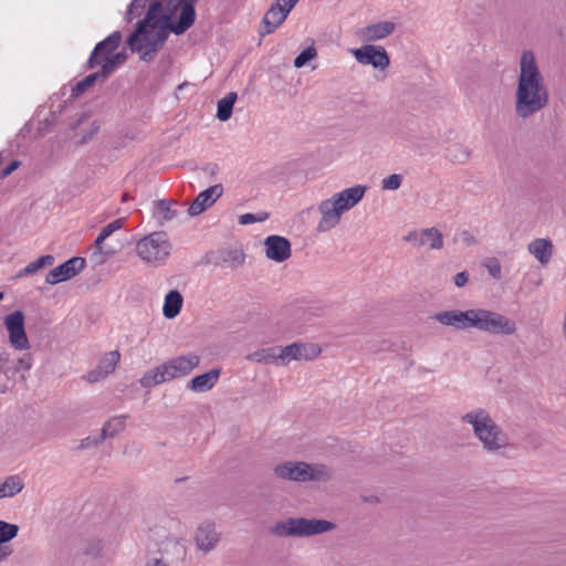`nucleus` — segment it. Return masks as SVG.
Wrapping results in <instances>:
<instances>
[{"instance_id": "1", "label": "nucleus", "mask_w": 566, "mask_h": 566, "mask_svg": "<svg viewBox=\"0 0 566 566\" xmlns=\"http://www.w3.org/2000/svg\"><path fill=\"white\" fill-rule=\"evenodd\" d=\"M549 104V91L535 53L525 49L518 59V73L514 93V111L520 119H528Z\"/></svg>"}, {"instance_id": "2", "label": "nucleus", "mask_w": 566, "mask_h": 566, "mask_svg": "<svg viewBox=\"0 0 566 566\" xmlns=\"http://www.w3.org/2000/svg\"><path fill=\"white\" fill-rule=\"evenodd\" d=\"M179 11L168 4V12L158 14V3H150L146 15L137 23L127 43L132 51H137L142 60L149 61L151 55L166 41L169 32L178 21Z\"/></svg>"}, {"instance_id": "3", "label": "nucleus", "mask_w": 566, "mask_h": 566, "mask_svg": "<svg viewBox=\"0 0 566 566\" xmlns=\"http://www.w3.org/2000/svg\"><path fill=\"white\" fill-rule=\"evenodd\" d=\"M461 421L471 427L474 438L486 453L504 455L513 448L509 434L485 408L469 410L461 417Z\"/></svg>"}, {"instance_id": "4", "label": "nucleus", "mask_w": 566, "mask_h": 566, "mask_svg": "<svg viewBox=\"0 0 566 566\" xmlns=\"http://www.w3.org/2000/svg\"><path fill=\"white\" fill-rule=\"evenodd\" d=\"M366 190V186L356 185L335 192L331 197L319 201L317 211L321 217L316 226V231L326 233L336 228L340 223L343 214L361 201Z\"/></svg>"}, {"instance_id": "5", "label": "nucleus", "mask_w": 566, "mask_h": 566, "mask_svg": "<svg viewBox=\"0 0 566 566\" xmlns=\"http://www.w3.org/2000/svg\"><path fill=\"white\" fill-rule=\"evenodd\" d=\"M335 523L323 518L287 517L270 526V533L277 537H312L332 532Z\"/></svg>"}, {"instance_id": "6", "label": "nucleus", "mask_w": 566, "mask_h": 566, "mask_svg": "<svg viewBox=\"0 0 566 566\" xmlns=\"http://www.w3.org/2000/svg\"><path fill=\"white\" fill-rule=\"evenodd\" d=\"M172 244L165 231H154L138 239L135 244L137 258L146 265L159 268L167 263Z\"/></svg>"}, {"instance_id": "7", "label": "nucleus", "mask_w": 566, "mask_h": 566, "mask_svg": "<svg viewBox=\"0 0 566 566\" xmlns=\"http://www.w3.org/2000/svg\"><path fill=\"white\" fill-rule=\"evenodd\" d=\"M273 471L277 479L297 483L326 482L332 478L327 465L303 461H285L275 465Z\"/></svg>"}, {"instance_id": "8", "label": "nucleus", "mask_w": 566, "mask_h": 566, "mask_svg": "<svg viewBox=\"0 0 566 566\" xmlns=\"http://www.w3.org/2000/svg\"><path fill=\"white\" fill-rule=\"evenodd\" d=\"M122 33L114 31L106 39L96 44L87 61V67H102L104 78L108 77L115 70L124 63L126 56L124 53H114L122 42Z\"/></svg>"}, {"instance_id": "9", "label": "nucleus", "mask_w": 566, "mask_h": 566, "mask_svg": "<svg viewBox=\"0 0 566 566\" xmlns=\"http://www.w3.org/2000/svg\"><path fill=\"white\" fill-rule=\"evenodd\" d=\"M148 537L157 546V558L165 563L178 566L186 557L185 546L168 532L165 525L150 527Z\"/></svg>"}, {"instance_id": "10", "label": "nucleus", "mask_w": 566, "mask_h": 566, "mask_svg": "<svg viewBox=\"0 0 566 566\" xmlns=\"http://www.w3.org/2000/svg\"><path fill=\"white\" fill-rule=\"evenodd\" d=\"M473 329L491 335L511 336L515 334L517 327L514 319L499 312L475 307Z\"/></svg>"}, {"instance_id": "11", "label": "nucleus", "mask_w": 566, "mask_h": 566, "mask_svg": "<svg viewBox=\"0 0 566 566\" xmlns=\"http://www.w3.org/2000/svg\"><path fill=\"white\" fill-rule=\"evenodd\" d=\"M9 343L17 350L30 348V342L24 329V314L21 311L10 313L4 318Z\"/></svg>"}, {"instance_id": "12", "label": "nucleus", "mask_w": 566, "mask_h": 566, "mask_svg": "<svg viewBox=\"0 0 566 566\" xmlns=\"http://www.w3.org/2000/svg\"><path fill=\"white\" fill-rule=\"evenodd\" d=\"M281 365L287 366L293 360H313L322 352L315 343L295 342L286 346H281Z\"/></svg>"}, {"instance_id": "13", "label": "nucleus", "mask_w": 566, "mask_h": 566, "mask_svg": "<svg viewBox=\"0 0 566 566\" xmlns=\"http://www.w3.org/2000/svg\"><path fill=\"white\" fill-rule=\"evenodd\" d=\"M350 53L361 65H371L375 69L385 70L390 64L389 55L381 46L365 44L357 49H350Z\"/></svg>"}, {"instance_id": "14", "label": "nucleus", "mask_w": 566, "mask_h": 566, "mask_svg": "<svg viewBox=\"0 0 566 566\" xmlns=\"http://www.w3.org/2000/svg\"><path fill=\"white\" fill-rule=\"evenodd\" d=\"M403 240L417 249L428 247L431 250H440L444 243L443 234L434 227L412 230Z\"/></svg>"}, {"instance_id": "15", "label": "nucleus", "mask_w": 566, "mask_h": 566, "mask_svg": "<svg viewBox=\"0 0 566 566\" xmlns=\"http://www.w3.org/2000/svg\"><path fill=\"white\" fill-rule=\"evenodd\" d=\"M200 363L196 354H188L170 358L163 363L168 380L189 375Z\"/></svg>"}, {"instance_id": "16", "label": "nucleus", "mask_w": 566, "mask_h": 566, "mask_svg": "<svg viewBox=\"0 0 566 566\" xmlns=\"http://www.w3.org/2000/svg\"><path fill=\"white\" fill-rule=\"evenodd\" d=\"M473 313L474 308L443 311L434 314L433 319L443 326L468 331L473 329Z\"/></svg>"}, {"instance_id": "17", "label": "nucleus", "mask_w": 566, "mask_h": 566, "mask_svg": "<svg viewBox=\"0 0 566 566\" xmlns=\"http://www.w3.org/2000/svg\"><path fill=\"white\" fill-rule=\"evenodd\" d=\"M124 223H125V219L119 218V219H116V220L112 221L111 223L106 224L105 227H103L99 234L95 239V242H94L95 251L92 253V260L96 264H103L108 258L114 255L115 251L111 248L106 249L103 245V242L109 235H112L114 232L120 230L123 228Z\"/></svg>"}, {"instance_id": "18", "label": "nucleus", "mask_w": 566, "mask_h": 566, "mask_svg": "<svg viewBox=\"0 0 566 566\" xmlns=\"http://www.w3.org/2000/svg\"><path fill=\"white\" fill-rule=\"evenodd\" d=\"M85 268V259L81 256H74L52 269L46 277L45 282L50 285H55L67 281L78 274Z\"/></svg>"}, {"instance_id": "19", "label": "nucleus", "mask_w": 566, "mask_h": 566, "mask_svg": "<svg viewBox=\"0 0 566 566\" xmlns=\"http://www.w3.org/2000/svg\"><path fill=\"white\" fill-rule=\"evenodd\" d=\"M221 538L220 532L212 522H203L198 525L193 541L198 551L208 554L213 551L219 544Z\"/></svg>"}, {"instance_id": "20", "label": "nucleus", "mask_w": 566, "mask_h": 566, "mask_svg": "<svg viewBox=\"0 0 566 566\" xmlns=\"http://www.w3.org/2000/svg\"><path fill=\"white\" fill-rule=\"evenodd\" d=\"M119 359L120 354L117 350L105 353L99 359L97 366L91 371H88L84 376V379L91 384L104 380L106 377H108L111 374L115 371Z\"/></svg>"}, {"instance_id": "21", "label": "nucleus", "mask_w": 566, "mask_h": 566, "mask_svg": "<svg viewBox=\"0 0 566 566\" xmlns=\"http://www.w3.org/2000/svg\"><path fill=\"white\" fill-rule=\"evenodd\" d=\"M223 186L221 184L213 185L198 193L192 203L188 208V214L196 217L212 207L214 202L222 196Z\"/></svg>"}, {"instance_id": "22", "label": "nucleus", "mask_w": 566, "mask_h": 566, "mask_svg": "<svg viewBox=\"0 0 566 566\" xmlns=\"http://www.w3.org/2000/svg\"><path fill=\"white\" fill-rule=\"evenodd\" d=\"M169 6L179 11L178 21L172 28L175 34H182L195 22V2L196 0H169Z\"/></svg>"}, {"instance_id": "23", "label": "nucleus", "mask_w": 566, "mask_h": 566, "mask_svg": "<svg viewBox=\"0 0 566 566\" xmlns=\"http://www.w3.org/2000/svg\"><path fill=\"white\" fill-rule=\"evenodd\" d=\"M265 255L268 259L281 263L291 256V243L281 235H270L264 240Z\"/></svg>"}, {"instance_id": "24", "label": "nucleus", "mask_w": 566, "mask_h": 566, "mask_svg": "<svg viewBox=\"0 0 566 566\" xmlns=\"http://www.w3.org/2000/svg\"><path fill=\"white\" fill-rule=\"evenodd\" d=\"M527 252L543 268H546L555 254V247L549 238H536L528 242Z\"/></svg>"}, {"instance_id": "25", "label": "nucleus", "mask_w": 566, "mask_h": 566, "mask_svg": "<svg viewBox=\"0 0 566 566\" xmlns=\"http://www.w3.org/2000/svg\"><path fill=\"white\" fill-rule=\"evenodd\" d=\"M178 202L171 199H159L153 201L151 205V216L155 222L164 227L168 222L172 221L179 214V211L176 209Z\"/></svg>"}, {"instance_id": "26", "label": "nucleus", "mask_w": 566, "mask_h": 566, "mask_svg": "<svg viewBox=\"0 0 566 566\" xmlns=\"http://www.w3.org/2000/svg\"><path fill=\"white\" fill-rule=\"evenodd\" d=\"M396 29L391 21H380L364 27L359 30V36L366 42H376L389 36Z\"/></svg>"}, {"instance_id": "27", "label": "nucleus", "mask_w": 566, "mask_h": 566, "mask_svg": "<svg viewBox=\"0 0 566 566\" xmlns=\"http://www.w3.org/2000/svg\"><path fill=\"white\" fill-rule=\"evenodd\" d=\"M220 377V369H211L202 375L193 377L187 388L193 392H206L214 387Z\"/></svg>"}, {"instance_id": "28", "label": "nucleus", "mask_w": 566, "mask_h": 566, "mask_svg": "<svg viewBox=\"0 0 566 566\" xmlns=\"http://www.w3.org/2000/svg\"><path fill=\"white\" fill-rule=\"evenodd\" d=\"M289 13L286 9L275 1L263 17L265 33H272L277 29L285 21Z\"/></svg>"}, {"instance_id": "29", "label": "nucleus", "mask_w": 566, "mask_h": 566, "mask_svg": "<svg viewBox=\"0 0 566 566\" xmlns=\"http://www.w3.org/2000/svg\"><path fill=\"white\" fill-rule=\"evenodd\" d=\"M281 346H272L266 348L258 349L247 356L248 360L261 363V364H273L276 366L281 365Z\"/></svg>"}, {"instance_id": "30", "label": "nucleus", "mask_w": 566, "mask_h": 566, "mask_svg": "<svg viewBox=\"0 0 566 566\" xmlns=\"http://www.w3.org/2000/svg\"><path fill=\"white\" fill-rule=\"evenodd\" d=\"M184 297L177 290L169 291L164 300L163 315L168 318H175L181 311Z\"/></svg>"}, {"instance_id": "31", "label": "nucleus", "mask_w": 566, "mask_h": 566, "mask_svg": "<svg viewBox=\"0 0 566 566\" xmlns=\"http://www.w3.org/2000/svg\"><path fill=\"white\" fill-rule=\"evenodd\" d=\"M73 129L77 130L76 136L78 137V143L85 144L97 134L99 130V123L96 119L86 120V117L83 116L73 126Z\"/></svg>"}, {"instance_id": "32", "label": "nucleus", "mask_w": 566, "mask_h": 566, "mask_svg": "<svg viewBox=\"0 0 566 566\" xmlns=\"http://www.w3.org/2000/svg\"><path fill=\"white\" fill-rule=\"evenodd\" d=\"M169 381L166 376V370L163 364L156 366L153 369L146 371L143 377L139 379V384L143 388L150 389L160 384Z\"/></svg>"}, {"instance_id": "33", "label": "nucleus", "mask_w": 566, "mask_h": 566, "mask_svg": "<svg viewBox=\"0 0 566 566\" xmlns=\"http://www.w3.org/2000/svg\"><path fill=\"white\" fill-rule=\"evenodd\" d=\"M24 488V482L19 475H10L0 484V499L13 497Z\"/></svg>"}, {"instance_id": "34", "label": "nucleus", "mask_w": 566, "mask_h": 566, "mask_svg": "<svg viewBox=\"0 0 566 566\" xmlns=\"http://www.w3.org/2000/svg\"><path fill=\"white\" fill-rule=\"evenodd\" d=\"M237 93H228L217 105V118L221 122L228 120L232 115L233 105L237 101Z\"/></svg>"}, {"instance_id": "35", "label": "nucleus", "mask_w": 566, "mask_h": 566, "mask_svg": "<svg viewBox=\"0 0 566 566\" xmlns=\"http://www.w3.org/2000/svg\"><path fill=\"white\" fill-rule=\"evenodd\" d=\"M471 157V150L463 145H452L447 149V158L455 164H465Z\"/></svg>"}, {"instance_id": "36", "label": "nucleus", "mask_w": 566, "mask_h": 566, "mask_svg": "<svg viewBox=\"0 0 566 566\" xmlns=\"http://www.w3.org/2000/svg\"><path fill=\"white\" fill-rule=\"evenodd\" d=\"M126 417H114L109 419L102 429V439L111 438L122 432L125 428Z\"/></svg>"}, {"instance_id": "37", "label": "nucleus", "mask_w": 566, "mask_h": 566, "mask_svg": "<svg viewBox=\"0 0 566 566\" xmlns=\"http://www.w3.org/2000/svg\"><path fill=\"white\" fill-rule=\"evenodd\" d=\"M54 263V258L52 255H43V256H40L39 259H36L35 261L33 262H30L20 273H19V277H22V276H25V275H31L33 273H35L36 271H39L40 269L44 268V266H49V265H52Z\"/></svg>"}, {"instance_id": "38", "label": "nucleus", "mask_w": 566, "mask_h": 566, "mask_svg": "<svg viewBox=\"0 0 566 566\" xmlns=\"http://www.w3.org/2000/svg\"><path fill=\"white\" fill-rule=\"evenodd\" d=\"M101 77L104 78L102 69L98 72L92 73L83 80H81L80 82H77L76 85L73 87V94L80 95L81 93L85 92L88 87H91Z\"/></svg>"}, {"instance_id": "39", "label": "nucleus", "mask_w": 566, "mask_h": 566, "mask_svg": "<svg viewBox=\"0 0 566 566\" xmlns=\"http://www.w3.org/2000/svg\"><path fill=\"white\" fill-rule=\"evenodd\" d=\"M19 532L17 524H11L6 521H0V543L6 544L13 539Z\"/></svg>"}, {"instance_id": "40", "label": "nucleus", "mask_w": 566, "mask_h": 566, "mask_svg": "<svg viewBox=\"0 0 566 566\" xmlns=\"http://www.w3.org/2000/svg\"><path fill=\"white\" fill-rule=\"evenodd\" d=\"M147 2H148V0H133L129 3L127 11H126V15H125L126 21L130 22L134 19L140 17L146 8Z\"/></svg>"}, {"instance_id": "41", "label": "nucleus", "mask_w": 566, "mask_h": 566, "mask_svg": "<svg viewBox=\"0 0 566 566\" xmlns=\"http://www.w3.org/2000/svg\"><path fill=\"white\" fill-rule=\"evenodd\" d=\"M223 261L231 268H237L244 262V253L240 249H231L226 251Z\"/></svg>"}, {"instance_id": "42", "label": "nucleus", "mask_w": 566, "mask_h": 566, "mask_svg": "<svg viewBox=\"0 0 566 566\" xmlns=\"http://www.w3.org/2000/svg\"><path fill=\"white\" fill-rule=\"evenodd\" d=\"M317 56V51L314 46H308L303 50L294 60V66L297 69L303 67L307 62Z\"/></svg>"}, {"instance_id": "43", "label": "nucleus", "mask_w": 566, "mask_h": 566, "mask_svg": "<svg viewBox=\"0 0 566 566\" xmlns=\"http://www.w3.org/2000/svg\"><path fill=\"white\" fill-rule=\"evenodd\" d=\"M402 180V175L392 174L381 180V189L386 191H395L400 188Z\"/></svg>"}, {"instance_id": "44", "label": "nucleus", "mask_w": 566, "mask_h": 566, "mask_svg": "<svg viewBox=\"0 0 566 566\" xmlns=\"http://www.w3.org/2000/svg\"><path fill=\"white\" fill-rule=\"evenodd\" d=\"M269 218L268 212H261L258 214L254 213H243L239 217V223L242 226L251 224L254 222H263Z\"/></svg>"}, {"instance_id": "45", "label": "nucleus", "mask_w": 566, "mask_h": 566, "mask_svg": "<svg viewBox=\"0 0 566 566\" xmlns=\"http://www.w3.org/2000/svg\"><path fill=\"white\" fill-rule=\"evenodd\" d=\"M484 266H485L486 271L489 272V274L493 279H500L501 277V264H500L497 259H495V258L488 259L484 262Z\"/></svg>"}, {"instance_id": "46", "label": "nucleus", "mask_w": 566, "mask_h": 566, "mask_svg": "<svg viewBox=\"0 0 566 566\" xmlns=\"http://www.w3.org/2000/svg\"><path fill=\"white\" fill-rule=\"evenodd\" d=\"M20 166V161L13 160L11 161L1 172L0 178L4 179L10 176L13 171H15Z\"/></svg>"}, {"instance_id": "47", "label": "nucleus", "mask_w": 566, "mask_h": 566, "mask_svg": "<svg viewBox=\"0 0 566 566\" xmlns=\"http://www.w3.org/2000/svg\"><path fill=\"white\" fill-rule=\"evenodd\" d=\"M469 281V275L465 271L455 274L453 282L457 287H463Z\"/></svg>"}, {"instance_id": "48", "label": "nucleus", "mask_w": 566, "mask_h": 566, "mask_svg": "<svg viewBox=\"0 0 566 566\" xmlns=\"http://www.w3.org/2000/svg\"><path fill=\"white\" fill-rule=\"evenodd\" d=\"M104 439H102V436H99L98 438H85L81 441V444L78 446L80 449H86V448H90L91 446H96L98 444L99 442H102Z\"/></svg>"}, {"instance_id": "49", "label": "nucleus", "mask_w": 566, "mask_h": 566, "mask_svg": "<svg viewBox=\"0 0 566 566\" xmlns=\"http://www.w3.org/2000/svg\"><path fill=\"white\" fill-rule=\"evenodd\" d=\"M461 240L467 245H473L476 243V239L469 231H462Z\"/></svg>"}, {"instance_id": "50", "label": "nucleus", "mask_w": 566, "mask_h": 566, "mask_svg": "<svg viewBox=\"0 0 566 566\" xmlns=\"http://www.w3.org/2000/svg\"><path fill=\"white\" fill-rule=\"evenodd\" d=\"M298 0H276L279 4H281L289 12L295 7Z\"/></svg>"}, {"instance_id": "51", "label": "nucleus", "mask_w": 566, "mask_h": 566, "mask_svg": "<svg viewBox=\"0 0 566 566\" xmlns=\"http://www.w3.org/2000/svg\"><path fill=\"white\" fill-rule=\"evenodd\" d=\"M12 551L9 546H6L4 544L0 543V563L4 560L8 556H10Z\"/></svg>"}, {"instance_id": "52", "label": "nucleus", "mask_w": 566, "mask_h": 566, "mask_svg": "<svg viewBox=\"0 0 566 566\" xmlns=\"http://www.w3.org/2000/svg\"><path fill=\"white\" fill-rule=\"evenodd\" d=\"M18 365H19V368H23V369H30L31 368V358L30 356L28 357H21L19 360H18Z\"/></svg>"}, {"instance_id": "53", "label": "nucleus", "mask_w": 566, "mask_h": 566, "mask_svg": "<svg viewBox=\"0 0 566 566\" xmlns=\"http://www.w3.org/2000/svg\"><path fill=\"white\" fill-rule=\"evenodd\" d=\"M151 3H158V14L167 13L168 12V6L164 9L161 6V0H153Z\"/></svg>"}, {"instance_id": "54", "label": "nucleus", "mask_w": 566, "mask_h": 566, "mask_svg": "<svg viewBox=\"0 0 566 566\" xmlns=\"http://www.w3.org/2000/svg\"><path fill=\"white\" fill-rule=\"evenodd\" d=\"M207 169H209V172H210L211 175H213V174H216V171L218 170V167L213 165V166L208 167Z\"/></svg>"}, {"instance_id": "55", "label": "nucleus", "mask_w": 566, "mask_h": 566, "mask_svg": "<svg viewBox=\"0 0 566 566\" xmlns=\"http://www.w3.org/2000/svg\"><path fill=\"white\" fill-rule=\"evenodd\" d=\"M3 298V293L0 292V301Z\"/></svg>"}]
</instances>
